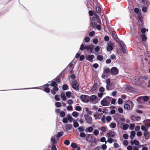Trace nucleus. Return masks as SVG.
Segmentation results:
<instances>
[{
    "label": "nucleus",
    "mask_w": 150,
    "mask_h": 150,
    "mask_svg": "<svg viewBox=\"0 0 150 150\" xmlns=\"http://www.w3.org/2000/svg\"><path fill=\"white\" fill-rule=\"evenodd\" d=\"M62 89L63 91L67 90L69 89V86L68 85L66 84H64L62 87Z\"/></svg>",
    "instance_id": "obj_21"
},
{
    "label": "nucleus",
    "mask_w": 150,
    "mask_h": 150,
    "mask_svg": "<svg viewBox=\"0 0 150 150\" xmlns=\"http://www.w3.org/2000/svg\"><path fill=\"white\" fill-rule=\"evenodd\" d=\"M142 96L138 97L136 99V101L139 103H141L142 102Z\"/></svg>",
    "instance_id": "obj_26"
},
{
    "label": "nucleus",
    "mask_w": 150,
    "mask_h": 150,
    "mask_svg": "<svg viewBox=\"0 0 150 150\" xmlns=\"http://www.w3.org/2000/svg\"><path fill=\"white\" fill-rule=\"evenodd\" d=\"M144 135L146 139H148L150 138V133L147 131H145L144 133Z\"/></svg>",
    "instance_id": "obj_12"
},
{
    "label": "nucleus",
    "mask_w": 150,
    "mask_h": 150,
    "mask_svg": "<svg viewBox=\"0 0 150 150\" xmlns=\"http://www.w3.org/2000/svg\"><path fill=\"white\" fill-rule=\"evenodd\" d=\"M130 134V137L131 139H132L135 135L136 132L134 131H132L131 132Z\"/></svg>",
    "instance_id": "obj_19"
},
{
    "label": "nucleus",
    "mask_w": 150,
    "mask_h": 150,
    "mask_svg": "<svg viewBox=\"0 0 150 150\" xmlns=\"http://www.w3.org/2000/svg\"><path fill=\"white\" fill-rule=\"evenodd\" d=\"M59 96L58 95H56L54 97L55 100L57 101H59L60 100V98L59 97Z\"/></svg>",
    "instance_id": "obj_49"
},
{
    "label": "nucleus",
    "mask_w": 150,
    "mask_h": 150,
    "mask_svg": "<svg viewBox=\"0 0 150 150\" xmlns=\"http://www.w3.org/2000/svg\"><path fill=\"white\" fill-rule=\"evenodd\" d=\"M67 102L68 104L69 105H71L73 103V100L71 99L68 100L67 101Z\"/></svg>",
    "instance_id": "obj_64"
},
{
    "label": "nucleus",
    "mask_w": 150,
    "mask_h": 150,
    "mask_svg": "<svg viewBox=\"0 0 150 150\" xmlns=\"http://www.w3.org/2000/svg\"><path fill=\"white\" fill-rule=\"evenodd\" d=\"M65 95V94L64 92H62L61 93V98L64 101H66L67 100V97Z\"/></svg>",
    "instance_id": "obj_17"
},
{
    "label": "nucleus",
    "mask_w": 150,
    "mask_h": 150,
    "mask_svg": "<svg viewBox=\"0 0 150 150\" xmlns=\"http://www.w3.org/2000/svg\"><path fill=\"white\" fill-rule=\"evenodd\" d=\"M70 143V141L69 140H66L64 142V143L67 146H68L69 144Z\"/></svg>",
    "instance_id": "obj_63"
},
{
    "label": "nucleus",
    "mask_w": 150,
    "mask_h": 150,
    "mask_svg": "<svg viewBox=\"0 0 150 150\" xmlns=\"http://www.w3.org/2000/svg\"><path fill=\"white\" fill-rule=\"evenodd\" d=\"M97 59L98 60L100 61H102L103 59V57L102 55H98L97 57Z\"/></svg>",
    "instance_id": "obj_29"
},
{
    "label": "nucleus",
    "mask_w": 150,
    "mask_h": 150,
    "mask_svg": "<svg viewBox=\"0 0 150 150\" xmlns=\"http://www.w3.org/2000/svg\"><path fill=\"white\" fill-rule=\"evenodd\" d=\"M141 37L142 41L143 42L146 41L147 39V37L145 34H142L141 35Z\"/></svg>",
    "instance_id": "obj_30"
},
{
    "label": "nucleus",
    "mask_w": 150,
    "mask_h": 150,
    "mask_svg": "<svg viewBox=\"0 0 150 150\" xmlns=\"http://www.w3.org/2000/svg\"><path fill=\"white\" fill-rule=\"evenodd\" d=\"M144 122L146 124H148L150 127V119H146L144 121Z\"/></svg>",
    "instance_id": "obj_37"
},
{
    "label": "nucleus",
    "mask_w": 150,
    "mask_h": 150,
    "mask_svg": "<svg viewBox=\"0 0 150 150\" xmlns=\"http://www.w3.org/2000/svg\"><path fill=\"white\" fill-rule=\"evenodd\" d=\"M98 86V84L97 83H95L93 85V88L91 90V92H93L97 88Z\"/></svg>",
    "instance_id": "obj_18"
},
{
    "label": "nucleus",
    "mask_w": 150,
    "mask_h": 150,
    "mask_svg": "<svg viewBox=\"0 0 150 150\" xmlns=\"http://www.w3.org/2000/svg\"><path fill=\"white\" fill-rule=\"evenodd\" d=\"M72 88L76 91H78L79 90V86L76 80L75 81H72L71 83Z\"/></svg>",
    "instance_id": "obj_3"
},
{
    "label": "nucleus",
    "mask_w": 150,
    "mask_h": 150,
    "mask_svg": "<svg viewBox=\"0 0 150 150\" xmlns=\"http://www.w3.org/2000/svg\"><path fill=\"white\" fill-rule=\"evenodd\" d=\"M73 65V64L72 63V62H71L69 64L66 68H67V69L68 68V69H69L70 70L71 68L72 67Z\"/></svg>",
    "instance_id": "obj_48"
},
{
    "label": "nucleus",
    "mask_w": 150,
    "mask_h": 150,
    "mask_svg": "<svg viewBox=\"0 0 150 150\" xmlns=\"http://www.w3.org/2000/svg\"><path fill=\"white\" fill-rule=\"evenodd\" d=\"M44 91L47 93H49L50 91V88L47 87H45Z\"/></svg>",
    "instance_id": "obj_50"
},
{
    "label": "nucleus",
    "mask_w": 150,
    "mask_h": 150,
    "mask_svg": "<svg viewBox=\"0 0 150 150\" xmlns=\"http://www.w3.org/2000/svg\"><path fill=\"white\" fill-rule=\"evenodd\" d=\"M68 118L64 117L62 120V122L64 123H67L68 122Z\"/></svg>",
    "instance_id": "obj_58"
},
{
    "label": "nucleus",
    "mask_w": 150,
    "mask_h": 150,
    "mask_svg": "<svg viewBox=\"0 0 150 150\" xmlns=\"http://www.w3.org/2000/svg\"><path fill=\"white\" fill-rule=\"evenodd\" d=\"M99 132L97 129H95L93 131L94 134L96 136H97L99 134Z\"/></svg>",
    "instance_id": "obj_46"
},
{
    "label": "nucleus",
    "mask_w": 150,
    "mask_h": 150,
    "mask_svg": "<svg viewBox=\"0 0 150 150\" xmlns=\"http://www.w3.org/2000/svg\"><path fill=\"white\" fill-rule=\"evenodd\" d=\"M125 89L127 90H132L133 87L129 85L127 86Z\"/></svg>",
    "instance_id": "obj_54"
},
{
    "label": "nucleus",
    "mask_w": 150,
    "mask_h": 150,
    "mask_svg": "<svg viewBox=\"0 0 150 150\" xmlns=\"http://www.w3.org/2000/svg\"><path fill=\"white\" fill-rule=\"evenodd\" d=\"M118 70L116 67H112L110 69V74L112 75H117L118 73Z\"/></svg>",
    "instance_id": "obj_6"
},
{
    "label": "nucleus",
    "mask_w": 150,
    "mask_h": 150,
    "mask_svg": "<svg viewBox=\"0 0 150 150\" xmlns=\"http://www.w3.org/2000/svg\"><path fill=\"white\" fill-rule=\"evenodd\" d=\"M97 115H98V117H95V115H94V116L95 117V118L96 119H100L101 117V115L100 113H97Z\"/></svg>",
    "instance_id": "obj_56"
},
{
    "label": "nucleus",
    "mask_w": 150,
    "mask_h": 150,
    "mask_svg": "<svg viewBox=\"0 0 150 150\" xmlns=\"http://www.w3.org/2000/svg\"><path fill=\"white\" fill-rule=\"evenodd\" d=\"M93 129V128L92 127H89L86 128L85 131L86 132H89V133L91 132Z\"/></svg>",
    "instance_id": "obj_20"
},
{
    "label": "nucleus",
    "mask_w": 150,
    "mask_h": 150,
    "mask_svg": "<svg viewBox=\"0 0 150 150\" xmlns=\"http://www.w3.org/2000/svg\"><path fill=\"white\" fill-rule=\"evenodd\" d=\"M72 115L74 117L76 118L79 115V113L76 111H74L72 113Z\"/></svg>",
    "instance_id": "obj_35"
},
{
    "label": "nucleus",
    "mask_w": 150,
    "mask_h": 150,
    "mask_svg": "<svg viewBox=\"0 0 150 150\" xmlns=\"http://www.w3.org/2000/svg\"><path fill=\"white\" fill-rule=\"evenodd\" d=\"M131 119L134 121H139L141 119V117L139 116H135L134 115H132L131 116Z\"/></svg>",
    "instance_id": "obj_13"
},
{
    "label": "nucleus",
    "mask_w": 150,
    "mask_h": 150,
    "mask_svg": "<svg viewBox=\"0 0 150 150\" xmlns=\"http://www.w3.org/2000/svg\"><path fill=\"white\" fill-rule=\"evenodd\" d=\"M106 120L108 122H110L111 120V117L110 116H107L106 117Z\"/></svg>",
    "instance_id": "obj_53"
},
{
    "label": "nucleus",
    "mask_w": 150,
    "mask_h": 150,
    "mask_svg": "<svg viewBox=\"0 0 150 150\" xmlns=\"http://www.w3.org/2000/svg\"><path fill=\"white\" fill-rule=\"evenodd\" d=\"M141 130H142L143 131H144L145 132V131H147V129L146 127L144 125H142L141 126Z\"/></svg>",
    "instance_id": "obj_61"
},
{
    "label": "nucleus",
    "mask_w": 150,
    "mask_h": 150,
    "mask_svg": "<svg viewBox=\"0 0 150 150\" xmlns=\"http://www.w3.org/2000/svg\"><path fill=\"white\" fill-rule=\"evenodd\" d=\"M96 12L98 13H100V11H101L100 8V7L99 6H98V7H97V6H96Z\"/></svg>",
    "instance_id": "obj_59"
},
{
    "label": "nucleus",
    "mask_w": 150,
    "mask_h": 150,
    "mask_svg": "<svg viewBox=\"0 0 150 150\" xmlns=\"http://www.w3.org/2000/svg\"><path fill=\"white\" fill-rule=\"evenodd\" d=\"M72 94V93L71 91H68L66 92L65 93L66 97H67L68 98H70Z\"/></svg>",
    "instance_id": "obj_25"
},
{
    "label": "nucleus",
    "mask_w": 150,
    "mask_h": 150,
    "mask_svg": "<svg viewBox=\"0 0 150 150\" xmlns=\"http://www.w3.org/2000/svg\"><path fill=\"white\" fill-rule=\"evenodd\" d=\"M56 135H54L53 136H52L51 138V141L52 142L51 145L53 144H57V141L56 140L55 138Z\"/></svg>",
    "instance_id": "obj_11"
},
{
    "label": "nucleus",
    "mask_w": 150,
    "mask_h": 150,
    "mask_svg": "<svg viewBox=\"0 0 150 150\" xmlns=\"http://www.w3.org/2000/svg\"><path fill=\"white\" fill-rule=\"evenodd\" d=\"M70 78L73 80H74V81H75V80H76V76L74 74H72L70 76Z\"/></svg>",
    "instance_id": "obj_55"
},
{
    "label": "nucleus",
    "mask_w": 150,
    "mask_h": 150,
    "mask_svg": "<svg viewBox=\"0 0 150 150\" xmlns=\"http://www.w3.org/2000/svg\"><path fill=\"white\" fill-rule=\"evenodd\" d=\"M107 142V141H105V144H103L102 146V149L103 150H105L107 148V146L106 145V143Z\"/></svg>",
    "instance_id": "obj_45"
},
{
    "label": "nucleus",
    "mask_w": 150,
    "mask_h": 150,
    "mask_svg": "<svg viewBox=\"0 0 150 150\" xmlns=\"http://www.w3.org/2000/svg\"><path fill=\"white\" fill-rule=\"evenodd\" d=\"M109 126L112 128H114L116 127V124L115 122H112L110 124Z\"/></svg>",
    "instance_id": "obj_33"
},
{
    "label": "nucleus",
    "mask_w": 150,
    "mask_h": 150,
    "mask_svg": "<svg viewBox=\"0 0 150 150\" xmlns=\"http://www.w3.org/2000/svg\"><path fill=\"white\" fill-rule=\"evenodd\" d=\"M94 58L95 56L93 54L88 55L86 57V59L91 62H92L93 59Z\"/></svg>",
    "instance_id": "obj_9"
},
{
    "label": "nucleus",
    "mask_w": 150,
    "mask_h": 150,
    "mask_svg": "<svg viewBox=\"0 0 150 150\" xmlns=\"http://www.w3.org/2000/svg\"><path fill=\"white\" fill-rule=\"evenodd\" d=\"M107 45L108 46L107 47V51H111L113 49L114 46L113 44L112 43H108Z\"/></svg>",
    "instance_id": "obj_8"
},
{
    "label": "nucleus",
    "mask_w": 150,
    "mask_h": 150,
    "mask_svg": "<svg viewBox=\"0 0 150 150\" xmlns=\"http://www.w3.org/2000/svg\"><path fill=\"white\" fill-rule=\"evenodd\" d=\"M86 140L89 143L93 142L95 144L96 143V137L93 136V134H87Z\"/></svg>",
    "instance_id": "obj_1"
},
{
    "label": "nucleus",
    "mask_w": 150,
    "mask_h": 150,
    "mask_svg": "<svg viewBox=\"0 0 150 150\" xmlns=\"http://www.w3.org/2000/svg\"><path fill=\"white\" fill-rule=\"evenodd\" d=\"M63 133V132H60L57 133V135L56 136V137L59 138V137L62 136Z\"/></svg>",
    "instance_id": "obj_39"
},
{
    "label": "nucleus",
    "mask_w": 150,
    "mask_h": 150,
    "mask_svg": "<svg viewBox=\"0 0 150 150\" xmlns=\"http://www.w3.org/2000/svg\"><path fill=\"white\" fill-rule=\"evenodd\" d=\"M79 132H83L84 131L83 127L82 126H81L78 128Z\"/></svg>",
    "instance_id": "obj_43"
},
{
    "label": "nucleus",
    "mask_w": 150,
    "mask_h": 150,
    "mask_svg": "<svg viewBox=\"0 0 150 150\" xmlns=\"http://www.w3.org/2000/svg\"><path fill=\"white\" fill-rule=\"evenodd\" d=\"M72 125L71 124H67L66 126V129L67 130H69L71 129L72 127Z\"/></svg>",
    "instance_id": "obj_32"
},
{
    "label": "nucleus",
    "mask_w": 150,
    "mask_h": 150,
    "mask_svg": "<svg viewBox=\"0 0 150 150\" xmlns=\"http://www.w3.org/2000/svg\"><path fill=\"white\" fill-rule=\"evenodd\" d=\"M108 137L109 138H112L115 135V132L114 131H110L107 133Z\"/></svg>",
    "instance_id": "obj_14"
},
{
    "label": "nucleus",
    "mask_w": 150,
    "mask_h": 150,
    "mask_svg": "<svg viewBox=\"0 0 150 150\" xmlns=\"http://www.w3.org/2000/svg\"><path fill=\"white\" fill-rule=\"evenodd\" d=\"M111 98L107 96L105 98H104L100 102L101 104L103 106H109L111 100Z\"/></svg>",
    "instance_id": "obj_2"
},
{
    "label": "nucleus",
    "mask_w": 150,
    "mask_h": 150,
    "mask_svg": "<svg viewBox=\"0 0 150 150\" xmlns=\"http://www.w3.org/2000/svg\"><path fill=\"white\" fill-rule=\"evenodd\" d=\"M141 1V3L144 6L147 5L148 3V0H140Z\"/></svg>",
    "instance_id": "obj_36"
},
{
    "label": "nucleus",
    "mask_w": 150,
    "mask_h": 150,
    "mask_svg": "<svg viewBox=\"0 0 150 150\" xmlns=\"http://www.w3.org/2000/svg\"><path fill=\"white\" fill-rule=\"evenodd\" d=\"M60 116L62 117H64L65 116V113L64 111H62L60 113Z\"/></svg>",
    "instance_id": "obj_41"
},
{
    "label": "nucleus",
    "mask_w": 150,
    "mask_h": 150,
    "mask_svg": "<svg viewBox=\"0 0 150 150\" xmlns=\"http://www.w3.org/2000/svg\"><path fill=\"white\" fill-rule=\"evenodd\" d=\"M84 117L86 122L89 124H91L93 122L91 117L88 115H85Z\"/></svg>",
    "instance_id": "obj_5"
},
{
    "label": "nucleus",
    "mask_w": 150,
    "mask_h": 150,
    "mask_svg": "<svg viewBox=\"0 0 150 150\" xmlns=\"http://www.w3.org/2000/svg\"><path fill=\"white\" fill-rule=\"evenodd\" d=\"M69 71V69H67V68H66L61 73V74L64 76V74H66Z\"/></svg>",
    "instance_id": "obj_24"
},
{
    "label": "nucleus",
    "mask_w": 150,
    "mask_h": 150,
    "mask_svg": "<svg viewBox=\"0 0 150 150\" xmlns=\"http://www.w3.org/2000/svg\"><path fill=\"white\" fill-rule=\"evenodd\" d=\"M86 96V95H82L80 96L81 100L84 103L89 102V100H86L85 97Z\"/></svg>",
    "instance_id": "obj_16"
},
{
    "label": "nucleus",
    "mask_w": 150,
    "mask_h": 150,
    "mask_svg": "<svg viewBox=\"0 0 150 150\" xmlns=\"http://www.w3.org/2000/svg\"><path fill=\"white\" fill-rule=\"evenodd\" d=\"M94 48V46L92 44L89 45H85V49H86L88 51H89L91 53H94L93 52Z\"/></svg>",
    "instance_id": "obj_7"
},
{
    "label": "nucleus",
    "mask_w": 150,
    "mask_h": 150,
    "mask_svg": "<svg viewBox=\"0 0 150 150\" xmlns=\"http://www.w3.org/2000/svg\"><path fill=\"white\" fill-rule=\"evenodd\" d=\"M119 43L120 45L122 52L123 53L125 54L127 53V52L125 49L126 46L124 42L122 41H120L119 42Z\"/></svg>",
    "instance_id": "obj_4"
},
{
    "label": "nucleus",
    "mask_w": 150,
    "mask_h": 150,
    "mask_svg": "<svg viewBox=\"0 0 150 150\" xmlns=\"http://www.w3.org/2000/svg\"><path fill=\"white\" fill-rule=\"evenodd\" d=\"M142 99H143V101L144 102H147L149 99V97L148 96H142Z\"/></svg>",
    "instance_id": "obj_28"
},
{
    "label": "nucleus",
    "mask_w": 150,
    "mask_h": 150,
    "mask_svg": "<svg viewBox=\"0 0 150 150\" xmlns=\"http://www.w3.org/2000/svg\"><path fill=\"white\" fill-rule=\"evenodd\" d=\"M113 141V139L112 138H110L108 139L107 142H108L110 144H111L112 143V142Z\"/></svg>",
    "instance_id": "obj_62"
},
{
    "label": "nucleus",
    "mask_w": 150,
    "mask_h": 150,
    "mask_svg": "<svg viewBox=\"0 0 150 150\" xmlns=\"http://www.w3.org/2000/svg\"><path fill=\"white\" fill-rule=\"evenodd\" d=\"M121 125H122L123 129L124 130L127 129L129 127V125L128 124H125L122 123L121 124Z\"/></svg>",
    "instance_id": "obj_23"
},
{
    "label": "nucleus",
    "mask_w": 150,
    "mask_h": 150,
    "mask_svg": "<svg viewBox=\"0 0 150 150\" xmlns=\"http://www.w3.org/2000/svg\"><path fill=\"white\" fill-rule=\"evenodd\" d=\"M55 105L56 107L59 108L61 106V104L59 102H57L55 103Z\"/></svg>",
    "instance_id": "obj_52"
},
{
    "label": "nucleus",
    "mask_w": 150,
    "mask_h": 150,
    "mask_svg": "<svg viewBox=\"0 0 150 150\" xmlns=\"http://www.w3.org/2000/svg\"><path fill=\"white\" fill-rule=\"evenodd\" d=\"M89 36L90 37H93L95 35V32L92 30L89 33Z\"/></svg>",
    "instance_id": "obj_51"
},
{
    "label": "nucleus",
    "mask_w": 150,
    "mask_h": 150,
    "mask_svg": "<svg viewBox=\"0 0 150 150\" xmlns=\"http://www.w3.org/2000/svg\"><path fill=\"white\" fill-rule=\"evenodd\" d=\"M75 110L78 111H81L82 110L81 107L79 106H76L75 107Z\"/></svg>",
    "instance_id": "obj_42"
},
{
    "label": "nucleus",
    "mask_w": 150,
    "mask_h": 150,
    "mask_svg": "<svg viewBox=\"0 0 150 150\" xmlns=\"http://www.w3.org/2000/svg\"><path fill=\"white\" fill-rule=\"evenodd\" d=\"M137 18L138 19V21L139 23V24L140 25H143V19L141 16V15H138Z\"/></svg>",
    "instance_id": "obj_10"
},
{
    "label": "nucleus",
    "mask_w": 150,
    "mask_h": 150,
    "mask_svg": "<svg viewBox=\"0 0 150 150\" xmlns=\"http://www.w3.org/2000/svg\"><path fill=\"white\" fill-rule=\"evenodd\" d=\"M110 72V70L109 68H105L104 69L103 72V74H109Z\"/></svg>",
    "instance_id": "obj_22"
},
{
    "label": "nucleus",
    "mask_w": 150,
    "mask_h": 150,
    "mask_svg": "<svg viewBox=\"0 0 150 150\" xmlns=\"http://www.w3.org/2000/svg\"><path fill=\"white\" fill-rule=\"evenodd\" d=\"M73 125L75 128H76L79 126V124L78 122L75 120L73 121Z\"/></svg>",
    "instance_id": "obj_27"
},
{
    "label": "nucleus",
    "mask_w": 150,
    "mask_h": 150,
    "mask_svg": "<svg viewBox=\"0 0 150 150\" xmlns=\"http://www.w3.org/2000/svg\"><path fill=\"white\" fill-rule=\"evenodd\" d=\"M128 103L130 105L131 107V110H132L133 107L134 106V104L133 103V102L132 101L129 100L128 101Z\"/></svg>",
    "instance_id": "obj_47"
},
{
    "label": "nucleus",
    "mask_w": 150,
    "mask_h": 150,
    "mask_svg": "<svg viewBox=\"0 0 150 150\" xmlns=\"http://www.w3.org/2000/svg\"><path fill=\"white\" fill-rule=\"evenodd\" d=\"M84 45L85 43L83 42L81 45L79 50L81 51H83V49H85V46H84Z\"/></svg>",
    "instance_id": "obj_34"
},
{
    "label": "nucleus",
    "mask_w": 150,
    "mask_h": 150,
    "mask_svg": "<svg viewBox=\"0 0 150 150\" xmlns=\"http://www.w3.org/2000/svg\"><path fill=\"white\" fill-rule=\"evenodd\" d=\"M67 118L68 120L70 122H72L73 120V118L72 117L69 115L68 116Z\"/></svg>",
    "instance_id": "obj_57"
},
{
    "label": "nucleus",
    "mask_w": 150,
    "mask_h": 150,
    "mask_svg": "<svg viewBox=\"0 0 150 150\" xmlns=\"http://www.w3.org/2000/svg\"><path fill=\"white\" fill-rule=\"evenodd\" d=\"M124 107L125 109L129 110L130 108V106L129 104H126L124 105Z\"/></svg>",
    "instance_id": "obj_38"
},
{
    "label": "nucleus",
    "mask_w": 150,
    "mask_h": 150,
    "mask_svg": "<svg viewBox=\"0 0 150 150\" xmlns=\"http://www.w3.org/2000/svg\"><path fill=\"white\" fill-rule=\"evenodd\" d=\"M56 144H53L52 145L51 150H57L56 147Z\"/></svg>",
    "instance_id": "obj_60"
},
{
    "label": "nucleus",
    "mask_w": 150,
    "mask_h": 150,
    "mask_svg": "<svg viewBox=\"0 0 150 150\" xmlns=\"http://www.w3.org/2000/svg\"><path fill=\"white\" fill-rule=\"evenodd\" d=\"M77 145L75 143L72 142L71 145V146L73 148H76L77 147Z\"/></svg>",
    "instance_id": "obj_44"
},
{
    "label": "nucleus",
    "mask_w": 150,
    "mask_h": 150,
    "mask_svg": "<svg viewBox=\"0 0 150 150\" xmlns=\"http://www.w3.org/2000/svg\"><path fill=\"white\" fill-rule=\"evenodd\" d=\"M97 98V97L95 95H92L90 97V100L93 101Z\"/></svg>",
    "instance_id": "obj_31"
},
{
    "label": "nucleus",
    "mask_w": 150,
    "mask_h": 150,
    "mask_svg": "<svg viewBox=\"0 0 150 150\" xmlns=\"http://www.w3.org/2000/svg\"><path fill=\"white\" fill-rule=\"evenodd\" d=\"M112 36L113 38L117 43L119 42V40L115 33H112Z\"/></svg>",
    "instance_id": "obj_15"
},
{
    "label": "nucleus",
    "mask_w": 150,
    "mask_h": 150,
    "mask_svg": "<svg viewBox=\"0 0 150 150\" xmlns=\"http://www.w3.org/2000/svg\"><path fill=\"white\" fill-rule=\"evenodd\" d=\"M79 136L80 137L82 138H85L86 137V134L83 132H82L80 133L79 134Z\"/></svg>",
    "instance_id": "obj_40"
}]
</instances>
